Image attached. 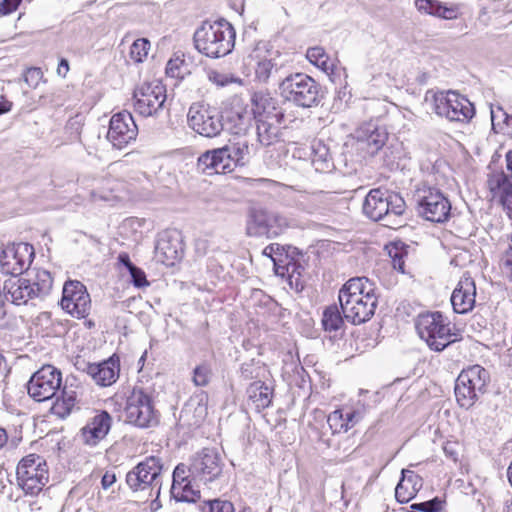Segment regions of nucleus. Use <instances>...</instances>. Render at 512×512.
Instances as JSON below:
<instances>
[{
	"mask_svg": "<svg viewBox=\"0 0 512 512\" xmlns=\"http://www.w3.org/2000/svg\"><path fill=\"white\" fill-rule=\"evenodd\" d=\"M208 394L204 391L195 393L186 404V411L193 410L196 417L195 423H199L205 419L208 413L207 408Z\"/></svg>",
	"mask_w": 512,
	"mask_h": 512,
	"instance_id": "58836bf2",
	"label": "nucleus"
},
{
	"mask_svg": "<svg viewBox=\"0 0 512 512\" xmlns=\"http://www.w3.org/2000/svg\"><path fill=\"white\" fill-rule=\"evenodd\" d=\"M342 314L353 325L369 321L378 305L375 285L366 277L349 279L338 294Z\"/></svg>",
	"mask_w": 512,
	"mask_h": 512,
	"instance_id": "f257e3e1",
	"label": "nucleus"
},
{
	"mask_svg": "<svg viewBox=\"0 0 512 512\" xmlns=\"http://www.w3.org/2000/svg\"><path fill=\"white\" fill-rule=\"evenodd\" d=\"M210 80H212L218 86H226L233 82H240V80L233 78L227 74L214 73L210 76Z\"/></svg>",
	"mask_w": 512,
	"mask_h": 512,
	"instance_id": "6e6d98bb",
	"label": "nucleus"
},
{
	"mask_svg": "<svg viewBox=\"0 0 512 512\" xmlns=\"http://www.w3.org/2000/svg\"><path fill=\"white\" fill-rule=\"evenodd\" d=\"M254 116L246 109H231L225 117L226 128L234 135H246L251 129Z\"/></svg>",
	"mask_w": 512,
	"mask_h": 512,
	"instance_id": "473e14b6",
	"label": "nucleus"
},
{
	"mask_svg": "<svg viewBox=\"0 0 512 512\" xmlns=\"http://www.w3.org/2000/svg\"><path fill=\"white\" fill-rule=\"evenodd\" d=\"M183 255L182 243L176 233L165 232L161 234L155 245L157 261L166 266H173Z\"/></svg>",
	"mask_w": 512,
	"mask_h": 512,
	"instance_id": "5701e85b",
	"label": "nucleus"
},
{
	"mask_svg": "<svg viewBox=\"0 0 512 512\" xmlns=\"http://www.w3.org/2000/svg\"><path fill=\"white\" fill-rule=\"evenodd\" d=\"M252 115L254 119H269V117L284 118L282 109L277 106V100L270 94L255 92L252 96Z\"/></svg>",
	"mask_w": 512,
	"mask_h": 512,
	"instance_id": "c85d7f7f",
	"label": "nucleus"
},
{
	"mask_svg": "<svg viewBox=\"0 0 512 512\" xmlns=\"http://www.w3.org/2000/svg\"><path fill=\"white\" fill-rule=\"evenodd\" d=\"M361 419V413L358 411L344 412V420L347 423L348 430L353 428Z\"/></svg>",
	"mask_w": 512,
	"mask_h": 512,
	"instance_id": "4d7b16f0",
	"label": "nucleus"
},
{
	"mask_svg": "<svg viewBox=\"0 0 512 512\" xmlns=\"http://www.w3.org/2000/svg\"><path fill=\"white\" fill-rule=\"evenodd\" d=\"M416 200L419 214L426 220L440 223L448 219L451 204L438 188L424 186L418 189Z\"/></svg>",
	"mask_w": 512,
	"mask_h": 512,
	"instance_id": "dca6fc26",
	"label": "nucleus"
},
{
	"mask_svg": "<svg viewBox=\"0 0 512 512\" xmlns=\"http://www.w3.org/2000/svg\"><path fill=\"white\" fill-rule=\"evenodd\" d=\"M392 265H393V268L401 273H404L405 272V261H404V257H401V258H398V259H394V261H392Z\"/></svg>",
	"mask_w": 512,
	"mask_h": 512,
	"instance_id": "338daca9",
	"label": "nucleus"
},
{
	"mask_svg": "<svg viewBox=\"0 0 512 512\" xmlns=\"http://www.w3.org/2000/svg\"><path fill=\"white\" fill-rule=\"evenodd\" d=\"M488 185L493 200L499 202L512 218V183L507 176L504 173L493 174L488 180Z\"/></svg>",
	"mask_w": 512,
	"mask_h": 512,
	"instance_id": "cd10ccee",
	"label": "nucleus"
},
{
	"mask_svg": "<svg viewBox=\"0 0 512 512\" xmlns=\"http://www.w3.org/2000/svg\"><path fill=\"white\" fill-rule=\"evenodd\" d=\"M423 486L422 478L412 470L403 469L402 477L395 488V497L400 503L413 499Z\"/></svg>",
	"mask_w": 512,
	"mask_h": 512,
	"instance_id": "2f4dec72",
	"label": "nucleus"
},
{
	"mask_svg": "<svg viewBox=\"0 0 512 512\" xmlns=\"http://www.w3.org/2000/svg\"><path fill=\"white\" fill-rule=\"evenodd\" d=\"M327 423L333 434L344 433L348 431L347 423L344 420V410L337 409L331 412L327 417Z\"/></svg>",
	"mask_w": 512,
	"mask_h": 512,
	"instance_id": "49530a36",
	"label": "nucleus"
},
{
	"mask_svg": "<svg viewBox=\"0 0 512 512\" xmlns=\"http://www.w3.org/2000/svg\"><path fill=\"white\" fill-rule=\"evenodd\" d=\"M2 292L5 293L7 301L15 305L26 304L30 299L37 298L32 280L22 275H11L2 283Z\"/></svg>",
	"mask_w": 512,
	"mask_h": 512,
	"instance_id": "4be33fe9",
	"label": "nucleus"
},
{
	"mask_svg": "<svg viewBox=\"0 0 512 512\" xmlns=\"http://www.w3.org/2000/svg\"><path fill=\"white\" fill-rule=\"evenodd\" d=\"M35 258L34 247L27 242L9 243L0 251V271L6 276L27 273Z\"/></svg>",
	"mask_w": 512,
	"mask_h": 512,
	"instance_id": "4468645a",
	"label": "nucleus"
},
{
	"mask_svg": "<svg viewBox=\"0 0 512 512\" xmlns=\"http://www.w3.org/2000/svg\"><path fill=\"white\" fill-rule=\"evenodd\" d=\"M83 396L84 389L80 386H76V390L66 391V417L87 406V402L84 400Z\"/></svg>",
	"mask_w": 512,
	"mask_h": 512,
	"instance_id": "79ce46f5",
	"label": "nucleus"
},
{
	"mask_svg": "<svg viewBox=\"0 0 512 512\" xmlns=\"http://www.w3.org/2000/svg\"><path fill=\"white\" fill-rule=\"evenodd\" d=\"M123 258H125L128 262L127 269L131 275L132 283L134 284V286H136L138 288L148 286L149 282L146 279V275H145L144 271L142 269L138 268L137 266H135L130 261L129 256H124Z\"/></svg>",
	"mask_w": 512,
	"mask_h": 512,
	"instance_id": "de8ad7c7",
	"label": "nucleus"
},
{
	"mask_svg": "<svg viewBox=\"0 0 512 512\" xmlns=\"http://www.w3.org/2000/svg\"><path fill=\"white\" fill-rule=\"evenodd\" d=\"M13 103L11 101L6 100L3 96L0 99V115L8 113L11 111Z\"/></svg>",
	"mask_w": 512,
	"mask_h": 512,
	"instance_id": "69168bd1",
	"label": "nucleus"
},
{
	"mask_svg": "<svg viewBox=\"0 0 512 512\" xmlns=\"http://www.w3.org/2000/svg\"><path fill=\"white\" fill-rule=\"evenodd\" d=\"M187 122L194 132L210 139L221 136L226 128L223 113L216 107L202 104L190 106Z\"/></svg>",
	"mask_w": 512,
	"mask_h": 512,
	"instance_id": "9d476101",
	"label": "nucleus"
},
{
	"mask_svg": "<svg viewBox=\"0 0 512 512\" xmlns=\"http://www.w3.org/2000/svg\"><path fill=\"white\" fill-rule=\"evenodd\" d=\"M9 369L6 363V360L2 355H0V373L1 374H8Z\"/></svg>",
	"mask_w": 512,
	"mask_h": 512,
	"instance_id": "774afa93",
	"label": "nucleus"
},
{
	"mask_svg": "<svg viewBox=\"0 0 512 512\" xmlns=\"http://www.w3.org/2000/svg\"><path fill=\"white\" fill-rule=\"evenodd\" d=\"M16 480L25 495H37L48 482L46 461L36 454L23 457L16 467Z\"/></svg>",
	"mask_w": 512,
	"mask_h": 512,
	"instance_id": "1a4fd4ad",
	"label": "nucleus"
},
{
	"mask_svg": "<svg viewBox=\"0 0 512 512\" xmlns=\"http://www.w3.org/2000/svg\"><path fill=\"white\" fill-rule=\"evenodd\" d=\"M281 96L289 102L303 108H311L320 102V86L310 76L295 73L285 77L279 83Z\"/></svg>",
	"mask_w": 512,
	"mask_h": 512,
	"instance_id": "6e6552de",
	"label": "nucleus"
},
{
	"mask_svg": "<svg viewBox=\"0 0 512 512\" xmlns=\"http://www.w3.org/2000/svg\"><path fill=\"white\" fill-rule=\"evenodd\" d=\"M203 512H234V506L230 501L214 499L208 501L202 508Z\"/></svg>",
	"mask_w": 512,
	"mask_h": 512,
	"instance_id": "09e8293b",
	"label": "nucleus"
},
{
	"mask_svg": "<svg viewBox=\"0 0 512 512\" xmlns=\"http://www.w3.org/2000/svg\"><path fill=\"white\" fill-rule=\"evenodd\" d=\"M476 286L470 276H462L451 295V304L458 314L470 312L475 305Z\"/></svg>",
	"mask_w": 512,
	"mask_h": 512,
	"instance_id": "393cba45",
	"label": "nucleus"
},
{
	"mask_svg": "<svg viewBox=\"0 0 512 512\" xmlns=\"http://www.w3.org/2000/svg\"><path fill=\"white\" fill-rule=\"evenodd\" d=\"M62 372L52 365H44L32 374L26 384L27 392L37 402L55 398L49 412L64 419V387H61Z\"/></svg>",
	"mask_w": 512,
	"mask_h": 512,
	"instance_id": "f03ea898",
	"label": "nucleus"
},
{
	"mask_svg": "<svg viewBox=\"0 0 512 512\" xmlns=\"http://www.w3.org/2000/svg\"><path fill=\"white\" fill-rule=\"evenodd\" d=\"M91 300L86 287L79 281H66V313L77 319L85 318Z\"/></svg>",
	"mask_w": 512,
	"mask_h": 512,
	"instance_id": "aec40b11",
	"label": "nucleus"
},
{
	"mask_svg": "<svg viewBox=\"0 0 512 512\" xmlns=\"http://www.w3.org/2000/svg\"><path fill=\"white\" fill-rule=\"evenodd\" d=\"M253 368H254L253 363L242 364V366H241L242 377H244L245 379H252V378L256 377V375H254Z\"/></svg>",
	"mask_w": 512,
	"mask_h": 512,
	"instance_id": "e2e57ef3",
	"label": "nucleus"
},
{
	"mask_svg": "<svg viewBox=\"0 0 512 512\" xmlns=\"http://www.w3.org/2000/svg\"><path fill=\"white\" fill-rule=\"evenodd\" d=\"M138 128L131 113L127 111L112 116L107 132V139L117 149H123L135 141Z\"/></svg>",
	"mask_w": 512,
	"mask_h": 512,
	"instance_id": "a211bd4d",
	"label": "nucleus"
},
{
	"mask_svg": "<svg viewBox=\"0 0 512 512\" xmlns=\"http://www.w3.org/2000/svg\"><path fill=\"white\" fill-rule=\"evenodd\" d=\"M327 193L324 191L304 192L301 199L298 200L297 205L300 209L307 213H313L325 204Z\"/></svg>",
	"mask_w": 512,
	"mask_h": 512,
	"instance_id": "4c0bfd02",
	"label": "nucleus"
},
{
	"mask_svg": "<svg viewBox=\"0 0 512 512\" xmlns=\"http://www.w3.org/2000/svg\"><path fill=\"white\" fill-rule=\"evenodd\" d=\"M229 149L230 158L234 167L244 165L246 157L250 154L249 142L246 139L229 142L225 145Z\"/></svg>",
	"mask_w": 512,
	"mask_h": 512,
	"instance_id": "ea45409f",
	"label": "nucleus"
},
{
	"mask_svg": "<svg viewBox=\"0 0 512 512\" xmlns=\"http://www.w3.org/2000/svg\"><path fill=\"white\" fill-rule=\"evenodd\" d=\"M258 141L263 146H270L280 138V125L283 118L255 119Z\"/></svg>",
	"mask_w": 512,
	"mask_h": 512,
	"instance_id": "f704fd0d",
	"label": "nucleus"
},
{
	"mask_svg": "<svg viewBox=\"0 0 512 512\" xmlns=\"http://www.w3.org/2000/svg\"><path fill=\"white\" fill-rule=\"evenodd\" d=\"M115 482H116V475L109 471H107L101 479V485H102L103 489L110 488Z\"/></svg>",
	"mask_w": 512,
	"mask_h": 512,
	"instance_id": "680f3d73",
	"label": "nucleus"
},
{
	"mask_svg": "<svg viewBox=\"0 0 512 512\" xmlns=\"http://www.w3.org/2000/svg\"><path fill=\"white\" fill-rule=\"evenodd\" d=\"M21 2L22 0H0V12L5 16L10 15L18 9Z\"/></svg>",
	"mask_w": 512,
	"mask_h": 512,
	"instance_id": "5fc2aeb1",
	"label": "nucleus"
},
{
	"mask_svg": "<svg viewBox=\"0 0 512 512\" xmlns=\"http://www.w3.org/2000/svg\"><path fill=\"white\" fill-rule=\"evenodd\" d=\"M195 48L210 58H220L229 54L235 43V31L226 20L204 21L195 31Z\"/></svg>",
	"mask_w": 512,
	"mask_h": 512,
	"instance_id": "7ed1b4c3",
	"label": "nucleus"
},
{
	"mask_svg": "<svg viewBox=\"0 0 512 512\" xmlns=\"http://www.w3.org/2000/svg\"><path fill=\"white\" fill-rule=\"evenodd\" d=\"M406 209L404 199L380 188L371 189L363 203L364 214L373 221H384L390 228L401 226L400 217Z\"/></svg>",
	"mask_w": 512,
	"mask_h": 512,
	"instance_id": "39448f33",
	"label": "nucleus"
},
{
	"mask_svg": "<svg viewBox=\"0 0 512 512\" xmlns=\"http://www.w3.org/2000/svg\"><path fill=\"white\" fill-rule=\"evenodd\" d=\"M92 364L93 363H89L81 357H77L74 362V367L77 371L81 372L83 375H84V373H87V375L90 376Z\"/></svg>",
	"mask_w": 512,
	"mask_h": 512,
	"instance_id": "052dcab7",
	"label": "nucleus"
},
{
	"mask_svg": "<svg viewBox=\"0 0 512 512\" xmlns=\"http://www.w3.org/2000/svg\"><path fill=\"white\" fill-rule=\"evenodd\" d=\"M415 328L419 337L436 352L462 339L459 330H453L451 323L441 312H426L418 315Z\"/></svg>",
	"mask_w": 512,
	"mask_h": 512,
	"instance_id": "20e7f679",
	"label": "nucleus"
},
{
	"mask_svg": "<svg viewBox=\"0 0 512 512\" xmlns=\"http://www.w3.org/2000/svg\"><path fill=\"white\" fill-rule=\"evenodd\" d=\"M490 382L489 372L480 365L463 369L455 381L454 393L458 405L470 409L487 391Z\"/></svg>",
	"mask_w": 512,
	"mask_h": 512,
	"instance_id": "423d86ee",
	"label": "nucleus"
},
{
	"mask_svg": "<svg viewBox=\"0 0 512 512\" xmlns=\"http://www.w3.org/2000/svg\"><path fill=\"white\" fill-rule=\"evenodd\" d=\"M311 163L317 172L327 173L334 169L328 146L320 140L314 141L312 144Z\"/></svg>",
	"mask_w": 512,
	"mask_h": 512,
	"instance_id": "c9c22d12",
	"label": "nucleus"
},
{
	"mask_svg": "<svg viewBox=\"0 0 512 512\" xmlns=\"http://www.w3.org/2000/svg\"><path fill=\"white\" fill-rule=\"evenodd\" d=\"M442 508L443 502L438 497H435L434 499L429 501L415 503L411 505V511L416 512H440Z\"/></svg>",
	"mask_w": 512,
	"mask_h": 512,
	"instance_id": "8fccbe9b",
	"label": "nucleus"
},
{
	"mask_svg": "<svg viewBox=\"0 0 512 512\" xmlns=\"http://www.w3.org/2000/svg\"><path fill=\"white\" fill-rule=\"evenodd\" d=\"M280 250V245L279 244H270L268 246H266L262 252V254L264 256H267L269 258H271L274 262V264H276V261L275 259L273 258V254L278 252Z\"/></svg>",
	"mask_w": 512,
	"mask_h": 512,
	"instance_id": "0e129e2a",
	"label": "nucleus"
},
{
	"mask_svg": "<svg viewBox=\"0 0 512 512\" xmlns=\"http://www.w3.org/2000/svg\"><path fill=\"white\" fill-rule=\"evenodd\" d=\"M120 365L118 357L112 356L109 359L93 363L90 377L96 384L106 387L112 385L119 377Z\"/></svg>",
	"mask_w": 512,
	"mask_h": 512,
	"instance_id": "c756f323",
	"label": "nucleus"
},
{
	"mask_svg": "<svg viewBox=\"0 0 512 512\" xmlns=\"http://www.w3.org/2000/svg\"><path fill=\"white\" fill-rule=\"evenodd\" d=\"M84 123V116L81 114H76L74 118L69 120V128L71 129L70 139L71 141H76L79 139L81 134V129Z\"/></svg>",
	"mask_w": 512,
	"mask_h": 512,
	"instance_id": "603ef678",
	"label": "nucleus"
},
{
	"mask_svg": "<svg viewBox=\"0 0 512 512\" xmlns=\"http://www.w3.org/2000/svg\"><path fill=\"white\" fill-rule=\"evenodd\" d=\"M43 77L40 68L31 67L23 73V80L30 88H36Z\"/></svg>",
	"mask_w": 512,
	"mask_h": 512,
	"instance_id": "3c124183",
	"label": "nucleus"
},
{
	"mask_svg": "<svg viewBox=\"0 0 512 512\" xmlns=\"http://www.w3.org/2000/svg\"><path fill=\"white\" fill-rule=\"evenodd\" d=\"M225 146L202 153L197 160V170L201 173L226 174L234 170V165Z\"/></svg>",
	"mask_w": 512,
	"mask_h": 512,
	"instance_id": "6ab92c4d",
	"label": "nucleus"
},
{
	"mask_svg": "<svg viewBox=\"0 0 512 512\" xmlns=\"http://www.w3.org/2000/svg\"><path fill=\"white\" fill-rule=\"evenodd\" d=\"M52 277L49 271L39 270L36 273L35 280H32V285L37 297L47 295L52 288Z\"/></svg>",
	"mask_w": 512,
	"mask_h": 512,
	"instance_id": "37998d69",
	"label": "nucleus"
},
{
	"mask_svg": "<svg viewBox=\"0 0 512 512\" xmlns=\"http://www.w3.org/2000/svg\"><path fill=\"white\" fill-rule=\"evenodd\" d=\"M415 6L420 13L446 20L456 19L459 14L458 5L446 6L438 0H415Z\"/></svg>",
	"mask_w": 512,
	"mask_h": 512,
	"instance_id": "72a5a7b5",
	"label": "nucleus"
},
{
	"mask_svg": "<svg viewBox=\"0 0 512 512\" xmlns=\"http://www.w3.org/2000/svg\"><path fill=\"white\" fill-rule=\"evenodd\" d=\"M247 395L257 411L269 407L272 401V389L261 381L251 383Z\"/></svg>",
	"mask_w": 512,
	"mask_h": 512,
	"instance_id": "e433bc0d",
	"label": "nucleus"
},
{
	"mask_svg": "<svg viewBox=\"0 0 512 512\" xmlns=\"http://www.w3.org/2000/svg\"><path fill=\"white\" fill-rule=\"evenodd\" d=\"M223 465L222 457L216 449L204 448L192 457L188 471L194 481L206 484L221 475Z\"/></svg>",
	"mask_w": 512,
	"mask_h": 512,
	"instance_id": "f3484780",
	"label": "nucleus"
},
{
	"mask_svg": "<svg viewBox=\"0 0 512 512\" xmlns=\"http://www.w3.org/2000/svg\"><path fill=\"white\" fill-rule=\"evenodd\" d=\"M124 414L127 423L139 428H149L158 423L151 397L141 389H133L127 397Z\"/></svg>",
	"mask_w": 512,
	"mask_h": 512,
	"instance_id": "2eb2a0df",
	"label": "nucleus"
},
{
	"mask_svg": "<svg viewBox=\"0 0 512 512\" xmlns=\"http://www.w3.org/2000/svg\"><path fill=\"white\" fill-rule=\"evenodd\" d=\"M166 88L158 80L144 82L133 92V110L142 117H152L163 108L166 101Z\"/></svg>",
	"mask_w": 512,
	"mask_h": 512,
	"instance_id": "ddd939ff",
	"label": "nucleus"
},
{
	"mask_svg": "<svg viewBox=\"0 0 512 512\" xmlns=\"http://www.w3.org/2000/svg\"><path fill=\"white\" fill-rule=\"evenodd\" d=\"M344 320L337 306H329L323 312L322 325L325 331L335 332L343 326Z\"/></svg>",
	"mask_w": 512,
	"mask_h": 512,
	"instance_id": "a19ab883",
	"label": "nucleus"
},
{
	"mask_svg": "<svg viewBox=\"0 0 512 512\" xmlns=\"http://www.w3.org/2000/svg\"><path fill=\"white\" fill-rule=\"evenodd\" d=\"M150 42L145 38L137 39L130 47V58L137 63L142 62L148 55Z\"/></svg>",
	"mask_w": 512,
	"mask_h": 512,
	"instance_id": "a18cd8bd",
	"label": "nucleus"
},
{
	"mask_svg": "<svg viewBox=\"0 0 512 512\" xmlns=\"http://www.w3.org/2000/svg\"><path fill=\"white\" fill-rule=\"evenodd\" d=\"M162 471L163 463L161 459L156 456H149L127 473L126 483L133 491L155 490L158 497L162 486Z\"/></svg>",
	"mask_w": 512,
	"mask_h": 512,
	"instance_id": "f8f14e48",
	"label": "nucleus"
},
{
	"mask_svg": "<svg viewBox=\"0 0 512 512\" xmlns=\"http://www.w3.org/2000/svg\"><path fill=\"white\" fill-rule=\"evenodd\" d=\"M386 248L388 250V255L390 256L391 261L407 255L405 245L402 243H393Z\"/></svg>",
	"mask_w": 512,
	"mask_h": 512,
	"instance_id": "864d4df0",
	"label": "nucleus"
},
{
	"mask_svg": "<svg viewBox=\"0 0 512 512\" xmlns=\"http://www.w3.org/2000/svg\"><path fill=\"white\" fill-rule=\"evenodd\" d=\"M112 425V417L107 411H101L95 415L81 429V437L85 444L90 446L97 445L109 433Z\"/></svg>",
	"mask_w": 512,
	"mask_h": 512,
	"instance_id": "a878e982",
	"label": "nucleus"
},
{
	"mask_svg": "<svg viewBox=\"0 0 512 512\" xmlns=\"http://www.w3.org/2000/svg\"><path fill=\"white\" fill-rule=\"evenodd\" d=\"M183 63V60L177 59H170L166 66V74L171 77H178L179 76V65Z\"/></svg>",
	"mask_w": 512,
	"mask_h": 512,
	"instance_id": "bf43d9fd",
	"label": "nucleus"
},
{
	"mask_svg": "<svg viewBox=\"0 0 512 512\" xmlns=\"http://www.w3.org/2000/svg\"><path fill=\"white\" fill-rule=\"evenodd\" d=\"M497 112H501L502 115H503V121L507 124V126L511 129V133H512V115H509L508 113H506L502 107L500 106H497V107H491V120H492V123H494V121L496 120V113Z\"/></svg>",
	"mask_w": 512,
	"mask_h": 512,
	"instance_id": "13d9d810",
	"label": "nucleus"
},
{
	"mask_svg": "<svg viewBox=\"0 0 512 512\" xmlns=\"http://www.w3.org/2000/svg\"><path fill=\"white\" fill-rule=\"evenodd\" d=\"M296 226L293 218L268 209H252L249 212L246 233L248 236L273 239Z\"/></svg>",
	"mask_w": 512,
	"mask_h": 512,
	"instance_id": "0eeeda50",
	"label": "nucleus"
},
{
	"mask_svg": "<svg viewBox=\"0 0 512 512\" xmlns=\"http://www.w3.org/2000/svg\"><path fill=\"white\" fill-rule=\"evenodd\" d=\"M355 139L359 150L373 156L385 145L388 133L373 123H364L356 129Z\"/></svg>",
	"mask_w": 512,
	"mask_h": 512,
	"instance_id": "412c9836",
	"label": "nucleus"
},
{
	"mask_svg": "<svg viewBox=\"0 0 512 512\" xmlns=\"http://www.w3.org/2000/svg\"><path fill=\"white\" fill-rule=\"evenodd\" d=\"M306 58L311 64L326 73L330 81L334 84L342 85V76H344V80L347 77L345 68L336 65L321 46L308 48Z\"/></svg>",
	"mask_w": 512,
	"mask_h": 512,
	"instance_id": "b1692460",
	"label": "nucleus"
},
{
	"mask_svg": "<svg viewBox=\"0 0 512 512\" xmlns=\"http://www.w3.org/2000/svg\"><path fill=\"white\" fill-rule=\"evenodd\" d=\"M432 101L434 112L449 121L468 122L475 114L473 104L456 91L433 93Z\"/></svg>",
	"mask_w": 512,
	"mask_h": 512,
	"instance_id": "9b49d317",
	"label": "nucleus"
},
{
	"mask_svg": "<svg viewBox=\"0 0 512 512\" xmlns=\"http://www.w3.org/2000/svg\"><path fill=\"white\" fill-rule=\"evenodd\" d=\"M212 378V368L207 362H202L193 369L192 382L197 387L207 386Z\"/></svg>",
	"mask_w": 512,
	"mask_h": 512,
	"instance_id": "c03bdc74",
	"label": "nucleus"
},
{
	"mask_svg": "<svg viewBox=\"0 0 512 512\" xmlns=\"http://www.w3.org/2000/svg\"><path fill=\"white\" fill-rule=\"evenodd\" d=\"M249 57L256 62L255 77L260 82H268L279 70L264 42H259Z\"/></svg>",
	"mask_w": 512,
	"mask_h": 512,
	"instance_id": "bb28decb",
	"label": "nucleus"
},
{
	"mask_svg": "<svg viewBox=\"0 0 512 512\" xmlns=\"http://www.w3.org/2000/svg\"><path fill=\"white\" fill-rule=\"evenodd\" d=\"M189 466L180 463L173 471L172 492L176 497H180L185 501H194V497H199V492H195L191 488L192 476L188 471Z\"/></svg>",
	"mask_w": 512,
	"mask_h": 512,
	"instance_id": "7c9ffc66",
	"label": "nucleus"
}]
</instances>
